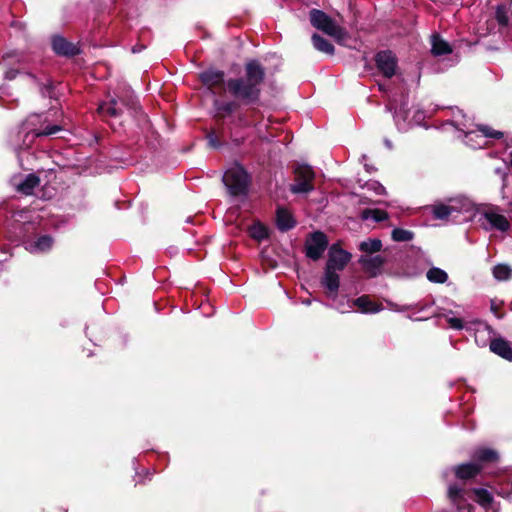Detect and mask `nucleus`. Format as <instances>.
Wrapping results in <instances>:
<instances>
[{"instance_id": "nucleus-1", "label": "nucleus", "mask_w": 512, "mask_h": 512, "mask_svg": "<svg viewBox=\"0 0 512 512\" xmlns=\"http://www.w3.org/2000/svg\"><path fill=\"white\" fill-rule=\"evenodd\" d=\"M264 76L265 70L262 65L256 60H251L245 65V78L229 79L226 86L235 98L245 103H254L259 99Z\"/></svg>"}, {"instance_id": "nucleus-2", "label": "nucleus", "mask_w": 512, "mask_h": 512, "mask_svg": "<svg viewBox=\"0 0 512 512\" xmlns=\"http://www.w3.org/2000/svg\"><path fill=\"white\" fill-rule=\"evenodd\" d=\"M481 207L470 198L459 195L449 198L446 203H436L432 206L434 218L451 220L456 223L472 220Z\"/></svg>"}, {"instance_id": "nucleus-3", "label": "nucleus", "mask_w": 512, "mask_h": 512, "mask_svg": "<svg viewBox=\"0 0 512 512\" xmlns=\"http://www.w3.org/2000/svg\"><path fill=\"white\" fill-rule=\"evenodd\" d=\"M451 124L463 133L464 143L473 149L484 147L488 138H501L503 136L502 132L485 125L477 126V130H475L476 125L461 110H457L453 114Z\"/></svg>"}, {"instance_id": "nucleus-4", "label": "nucleus", "mask_w": 512, "mask_h": 512, "mask_svg": "<svg viewBox=\"0 0 512 512\" xmlns=\"http://www.w3.org/2000/svg\"><path fill=\"white\" fill-rule=\"evenodd\" d=\"M40 120L41 116L34 114L29 116V118L23 123L21 130H19L17 134L19 138L22 137V141L20 142V140H12V144L16 150L29 148L35 138L56 134L65 126V123H61L55 125H46L44 128H37V123H39Z\"/></svg>"}, {"instance_id": "nucleus-5", "label": "nucleus", "mask_w": 512, "mask_h": 512, "mask_svg": "<svg viewBox=\"0 0 512 512\" xmlns=\"http://www.w3.org/2000/svg\"><path fill=\"white\" fill-rule=\"evenodd\" d=\"M223 183L231 196H245L248 192L250 176L241 165L234 164L224 173Z\"/></svg>"}, {"instance_id": "nucleus-6", "label": "nucleus", "mask_w": 512, "mask_h": 512, "mask_svg": "<svg viewBox=\"0 0 512 512\" xmlns=\"http://www.w3.org/2000/svg\"><path fill=\"white\" fill-rule=\"evenodd\" d=\"M310 22L313 27L337 40L342 39L345 35V31L337 25L330 16L321 10L312 9L310 11Z\"/></svg>"}, {"instance_id": "nucleus-7", "label": "nucleus", "mask_w": 512, "mask_h": 512, "mask_svg": "<svg viewBox=\"0 0 512 512\" xmlns=\"http://www.w3.org/2000/svg\"><path fill=\"white\" fill-rule=\"evenodd\" d=\"M481 209V225L486 230H498L505 232L510 228V223L507 218L500 213L499 209L494 206H482Z\"/></svg>"}, {"instance_id": "nucleus-8", "label": "nucleus", "mask_w": 512, "mask_h": 512, "mask_svg": "<svg viewBox=\"0 0 512 512\" xmlns=\"http://www.w3.org/2000/svg\"><path fill=\"white\" fill-rule=\"evenodd\" d=\"M295 183L290 190L294 194H307L314 190L313 180L315 173L309 165H298L295 170Z\"/></svg>"}, {"instance_id": "nucleus-9", "label": "nucleus", "mask_w": 512, "mask_h": 512, "mask_svg": "<svg viewBox=\"0 0 512 512\" xmlns=\"http://www.w3.org/2000/svg\"><path fill=\"white\" fill-rule=\"evenodd\" d=\"M328 245L327 237L322 232H314L311 236L306 240V255L307 257L318 260L324 251L326 250Z\"/></svg>"}, {"instance_id": "nucleus-10", "label": "nucleus", "mask_w": 512, "mask_h": 512, "mask_svg": "<svg viewBox=\"0 0 512 512\" xmlns=\"http://www.w3.org/2000/svg\"><path fill=\"white\" fill-rule=\"evenodd\" d=\"M377 69L387 78L394 76L397 67V59L391 51H381L375 56Z\"/></svg>"}, {"instance_id": "nucleus-11", "label": "nucleus", "mask_w": 512, "mask_h": 512, "mask_svg": "<svg viewBox=\"0 0 512 512\" xmlns=\"http://www.w3.org/2000/svg\"><path fill=\"white\" fill-rule=\"evenodd\" d=\"M351 258V254L341 249L337 245H332L329 250V258L326 268L341 271L345 268Z\"/></svg>"}, {"instance_id": "nucleus-12", "label": "nucleus", "mask_w": 512, "mask_h": 512, "mask_svg": "<svg viewBox=\"0 0 512 512\" xmlns=\"http://www.w3.org/2000/svg\"><path fill=\"white\" fill-rule=\"evenodd\" d=\"M321 284L326 289L327 296L335 300L340 285V277L337 271L325 268Z\"/></svg>"}, {"instance_id": "nucleus-13", "label": "nucleus", "mask_w": 512, "mask_h": 512, "mask_svg": "<svg viewBox=\"0 0 512 512\" xmlns=\"http://www.w3.org/2000/svg\"><path fill=\"white\" fill-rule=\"evenodd\" d=\"M52 48L56 54L62 56H74L80 52L77 45L67 41L62 36L53 37Z\"/></svg>"}, {"instance_id": "nucleus-14", "label": "nucleus", "mask_w": 512, "mask_h": 512, "mask_svg": "<svg viewBox=\"0 0 512 512\" xmlns=\"http://www.w3.org/2000/svg\"><path fill=\"white\" fill-rule=\"evenodd\" d=\"M23 244L24 248L32 254L45 253L52 248L53 239L50 236L44 235L33 241H24Z\"/></svg>"}, {"instance_id": "nucleus-15", "label": "nucleus", "mask_w": 512, "mask_h": 512, "mask_svg": "<svg viewBox=\"0 0 512 512\" xmlns=\"http://www.w3.org/2000/svg\"><path fill=\"white\" fill-rule=\"evenodd\" d=\"M359 263L370 276L375 277L381 271L384 264V258L380 255H363L359 258Z\"/></svg>"}, {"instance_id": "nucleus-16", "label": "nucleus", "mask_w": 512, "mask_h": 512, "mask_svg": "<svg viewBox=\"0 0 512 512\" xmlns=\"http://www.w3.org/2000/svg\"><path fill=\"white\" fill-rule=\"evenodd\" d=\"M200 79L209 89H213L224 84V72L210 68L200 74Z\"/></svg>"}, {"instance_id": "nucleus-17", "label": "nucleus", "mask_w": 512, "mask_h": 512, "mask_svg": "<svg viewBox=\"0 0 512 512\" xmlns=\"http://www.w3.org/2000/svg\"><path fill=\"white\" fill-rule=\"evenodd\" d=\"M40 184V179L37 175L31 173L25 176L20 182H14L17 190L25 195H31L34 189Z\"/></svg>"}, {"instance_id": "nucleus-18", "label": "nucleus", "mask_w": 512, "mask_h": 512, "mask_svg": "<svg viewBox=\"0 0 512 512\" xmlns=\"http://www.w3.org/2000/svg\"><path fill=\"white\" fill-rule=\"evenodd\" d=\"M353 306H357L362 313H377L380 312L383 307L381 304L374 303L369 296L363 295L353 301Z\"/></svg>"}, {"instance_id": "nucleus-19", "label": "nucleus", "mask_w": 512, "mask_h": 512, "mask_svg": "<svg viewBox=\"0 0 512 512\" xmlns=\"http://www.w3.org/2000/svg\"><path fill=\"white\" fill-rule=\"evenodd\" d=\"M490 350L505 360L512 361V348L509 343L501 338L490 342Z\"/></svg>"}, {"instance_id": "nucleus-20", "label": "nucleus", "mask_w": 512, "mask_h": 512, "mask_svg": "<svg viewBox=\"0 0 512 512\" xmlns=\"http://www.w3.org/2000/svg\"><path fill=\"white\" fill-rule=\"evenodd\" d=\"M481 468V465L476 462L461 464L455 467V475L459 479H470L475 477Z\"/></svg>"}, {"instance_id": "nucleus-21", "label": "nucleus", "mask_w": 512, "mask_h": 512, "mask_svg": "<svg viewBox=\"0 0 512 512\" xmlns=\"http://www.w3.org/2000/svg\"><path fill=\"white\" fill-rule=\"evenodd\" d=\"M431 46V52L435 56L446 55L452 52V48L449 43L437 34H433L431 36Z\"/></svg>"}, {"instance_id": "nucleus-22", "label": "nucleus", "mask_w": 512, "mask_h": 512, "mask_svg": "<svg viewBox=\"0 0 512 512\" xmlns=\"http://www.w3.org/2000/svg\"><path fill=\"white\" fill-rule=\"evenodd\" d=\"M498 453L490 448H478L473 453L476 463H493L498 461Z\"/></svg>"}, {"instance_id": "nucleus-23", "label": "nucleus", "mask_w": 512, "mask_h": 512, "mask_svg": "<svg viewBox=\"0 0 512 512\" xmlns=\"http://www.w3.org/2000/svg\"><path fill=\"white\" fill-rule=\"evenodd\" d=\"M276 223L277 227L281 231H287L293 228L295 225V221L293 220L291 214L283 208L277 209Z\"/></svg>"}, {"instance_id": "nucleus-24", "label": "nucleus", "mask_w": 512, "mask_h": 512, "mask_svg": "<svg viewBox=\"0 0 512 512\" xmlns=\"http://www.w3.org/2000/svg\"><path fill=\"white\" fill-rule=\"evenodd\" d=\"M495 18L500 26L507 27L511 23L512 12L506 4L498 5L495 11Z\"/></svg>"}, {"instance_id": "nucleus-25", "label": "nucleus", "mask_w": 512, "mask_h": 512, "mask_svg": "<svg viewBox=\"0 0 512 512\" xmlns=\"http://www.w3.org/2000/svg\"><path fill=\"white\" fill-rule=\"evenodd\" d=\"M312 43L317 51L328 55L334 54V46L327 39L316 33L312 35Z\"/></svg>"}, {"instance_id": "nucleus-26", "label": "nucleus", "mask_w": 512, "mask_h": 512, "mask_svg": "<svg viewBox=\"0 0 512 512\" xmlns=\"http://www.w3.org/2000/svg\"><path fill=\"white\" fill-rule=\"evenodd\" d=\"M361 219L366 220H373L374 222H382L388 219V213L384 210L380 209H364L361 212L360 215Z\"/></svg>"}, {"instance_id": "nucleus-27", "label": "nucleus", "mask_w": 512, "mask_h": 512, "mask_svg": "<svg viewBox=\"0 0 512 512\" xmlns=\"http://www.w3.org/2000/svg\"><path fill=\"white\" fill-rule=\"evenodd\" d=\"M117 100L112 98L108 102H103L98 107V112L103 116H111L118 117L121 114V111L116 107Z\"/></svg>"}, {"instance_id": "nucleus-28", "label": "nucleus", "mask_w": 512, "mask_h": 512, "mask_svg": "<svg viewBox=\"0 0 512 512\" xmlns=\"http://www.w3.org/2000/svg\"><path fill=\"white\" fill-rule=\"evenodd\" d=\"M427 279L432 283L442 284L448 280V274L438 267L430 268L426 273Z\"/></svg>"}, {"instance_id": "nucleus-29", "label": "nucleus", "mask_w": 512, "mask_h": 512, "mask_svg": "<svg viewBox=\"0 0 512 512\" xmlns=\"http://www.w3.org/2000/svg\"><path fill=\"white\" fill-rule=\"evenodd\" d=\"M382 248V242L379 239H368L363 241L359 245V249L368 254H373L380 251Z\"/></svg>"}, {"instance_id": "nucleus-30", "label": "nucleus", "mask_w": 512, "mask_h": 512, "mask_svg": "<svg viewBox=\"0 0 512 512\" xmlns=\"http://www.w3.org/2000/svg\"><path fill=\"white\" fill-rule=\"evenodd\" d=\"M512 270L508 265L498 264L493 268V275L497 280H507L511 277Z\"/></svg>"}, {"instance_id": "nucleus-31", "label": "nucleus", "mask_w": 512, "mask_h": 512, "mask_svg": "<svg viewBox=\"0 0 512 512\" xmlns=\"http://www.w3.org/2000/svg\"><path fill=\"white\" fill-rule=\"evenodd\" d=\"M392 239L396 242H407L413 239L414 234L402 228H395L392 230Z\"/></svg>"}, {"instance_id": "nucleus-32", "label": "nucleus", "mask_w": 512, "mask_h": 512, "mask_svg": "<svg viewBox=\"0 0 512 512\" xmlns=\"http://www.w3.org/2000/svg\"><path fill=\"white\" fill-rule=\"evenodd\" d=\"M214 107L218 113L231 114L235 110L236 104L234 102H223L215 99Z\"/></svg>"}, {"instance_id": "nucleus-33", "label": "nucleus", "mask_w": 512, "mask_h": 512, "mask_svg": "<svg viewBox=\"0 0 512 512\" xmlns=\"http://www.w3.org/2000/svg\"><path fill=\"white\" fill-rule=\"evenodd\" d=\"M250 235L257 240H262L268 237V231L265 226L260 223L254 224L250 228Z\"/></svg>"}, {"instance_id": "nucleus-34", "label": "nucleus", "mask_w": 512, "mask_h": 512, "mask_svg": "<svg viewBox=\"0 0 512 512\" xmlns=\"http://www.w3.org/2000/svg\"><path fill=\"white\" fill-rule=\"evenodd\" d=\"M365 188L368 191L374 192L376 195H384V194H386L385 187L380 182L375 181V180H371V181L366 182Z\"/></svg>"}, {"instance_id": "nucleus-35", "label": "nucleus", "mask_w": 512, "mask_h": 512, "mask_svg": "<svg viewBox=\"0 0 512 512\" xmlns=\"http://www.w3.org/2000/svg\"><path fill=\"white\" fill-rule=\"evenodd\" d=\"M463 489L457 485H450L448 488V497L454 503L457 504L458 500L462 497Z\"/></svg>"}, {"instance_id": "nucleus-36", "label": "nucleus", "mask_w": 512, "mask_h": 512, "mask_svg": "<svg viewBox=\"0 0 512 512\" xmlns=\"http://www.w3.org/2000/svg\"><path fill=\"white\" fill-rule=\"evenodd\" d=\"M450 314H452V312H449V314L445 315L450 327L456 330H462L464 328L463 321L458 317L450 316Z\"/></svg>"}, {"instance_id": "nucleus-37", "label": "nucleus", "mask_w": 512, "mask_h": 512, "mask_svg": "<svg viewBox=\"0 0 512 512\" xmlns=\"http://www.w3.org/2000/svg\"><path fill=\"white\" fill-rule=\"evenodd\" d=\"M335 308L341 313H346L353 308V302L349 300H347L346 303L340 301L335 305Z\"/></svg>"}, {"instance_id": "nucleus-38", "label": "nucleus", "mask_w": 512, "mask_h": 512, "mask_svg": "<svg viewBox=\"0 0 512 512\" xmlns=\"http://www.w3.org/2000/svg\"><path fill=\"white\" fill-rule=\"evenodd\" d=\"M208 143L213 148H218L220 146L219 141L217 140V137L214 133H209L207 135Z\"/></svg>"}, {"instance_id": "nucleus-39", "label": "nucleus", "mask_w": 512, "mask_h": 512, "mask_svg": "<svg viewBox=\"0 0 512 512\" xmlns=\"http://www.w3.org/2000/svg\"><path fill=\"white\" fill-rule=\"evenodd\" d=\"M17 74H18V70L9 69L5 73V78L8 79V80H13L16 77Z\"/></svg>"}, {"instance_id": "nucleus-40", "label": "nucleus", "mask_w": 512, "mask_h": 512, "mask_svg": "<svg viewBox=\"0 0 512 512\" xmlns=\"http://www.w3.org/2000/svg\"><path fill=\"white\" fill-rule=\"evenodd\" d=\"M489 330H490V328H489L487 325H484V326H483V328H482V330L477 329V331H476V337H475V338H476V341L478 342V334H480V333H485L486 331H489Z\"/></svg>"}, {"instance_id": "nucleus-41", "label": "nucleus", "mask_w": 512, "mask_h": 512, "mask_svg": "<svg viewBox=\"0 0 512 512\" xmlns=\"http://www.w3.org/2000/svg\"><path fill=\"white\" fill-rule=\"evenodd\" d=\"M391 308L395 311H404L410 308V306L398 307L397 305H391Z\"/></svg>"}, {"instance_id": "nucleus-42", "label": "nucleus", "mask_w": 512, "mask_h": 512, "mask_svg": "<svg viewBox=\"0 0 512 512\" xmlns=\"http://www.w3.org/2000/svg\"><path fill=\"white\" fill-rule=\"evenodd\" d=\"M482 500L484 502H490L491 501V497H490V495L486 491L482 492Z\"/></svg>"}, {"instance_id": "nucleus-43", "label": "nucleus", "mask_w": 512, "mask_h": 512, "mask_svg": "<svg viewBox=\"0 0 512 512\" xmlns=\"http://www.w3.org/2000/svg\"><path fill=\"white\" fill-rule=\"evenodd\" d=\"M143 49H144V46H134L132 48V52L133 53H138V52H141Z\"/></svg>"}, {"instance_id": "nucleus-44", "label": "nucleus", "mask_w": 512, "mask_h": 512, "mask_svg": "<svg viewBox=\"0 0 512 512\" xmlns=\"http://www.w3.org/2000/svg\"><path fill=\"white\" fill-rule=\"evenodd\" d=\"M14 56H16V58H17V62H19V61H20V58H19V56H18V55H11V54H7V55H6V57H5L4 59H5V60H8V59H10V58H12V57H14Z\"/></svg>"}, {"instance_id": "nucleus-45", "label": "nucleus", "mask_w": 512, "mask_h": 512, "mask_svg": "<svg viewBox=\"0 0 512 512\" xmlns=\"http://www.w3.org/2000/svg\"><path fill=\"white\" fill-rule=\"evenodd\" d=\"M394 118H395V121H396L397 126L399 127V122H398V121H399V120H398V119H399V114H398V113H396V114H395V116H394Z\"/></svg>"}, {"instance_id": "nucleus-46", "label": "nucleus", "mask_w": 512, "mask_h": 512, "mask_svg": "<svg viewBox=\"0 0 512 512\" xmlns=\"http://www.w3.org/2000/svg\"><path fill=\"white\" fill-rule=\"evenodd\" d=\"M386 145H387L388 147H391V143H390L389 141H386Z\"/></svg>"}, {"instance_id": "nucleus-47", "label": "nucleus", "mask_w": 512, "mask_h": 512, "mask_svg": "<svg viewBox=\"0 0 512 512\" xmlns=\"http://www.w3.org/2000/svg\"><path fill=\"white\" fill-rule=\"evenodd\" d=\"M377 204H386V202L378 201Z\"/></svg>"}]
</instances>
